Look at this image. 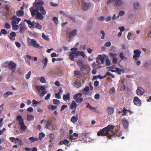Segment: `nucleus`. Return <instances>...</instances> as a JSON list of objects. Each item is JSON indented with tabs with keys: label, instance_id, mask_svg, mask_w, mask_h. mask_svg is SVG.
Instances as JSON below:
<instances>
[{
	"label": "nucleus",
	"instance_id": "f257e3e1",
	"mask_svg": "<svg viewBox=\"0 0 151 151\" xmlns=\"http://www.w3.org/2000/svg\"><path fill=\"white\" fill-rule=\"evenodd\" d=\"M44 4L43 1L33 3V6L36 7L35 9L34 6L31 7L30 11L32 17L35 16V18L39 20H42L43 19V15L46 14V12L44 7L42 6Z\"/></svg>",
	"mask_w": 151,
	"mask_h": 151
},
{
	"label": "nucleus",
	"instance_id": "f03ea898",
	"mask_svg": "<svg viewBox=\"0 0 151 151\" xmlns=\"http://www.w3.org/2000/svg\"><path fill=\"white\" fill-rule=\"evenodd\" d=\"M115 127L114 125L109 124L106 127L100 129L97 132V135L100 136H106L109 139H111L112 137L115 136L113 130Z\"/></svg>",
	"mask_w": 151,
	"mask_h": 151
},
{
	"label": "nucleus",
	"instance_id": "7ed1b4c3",
	"mask_svg": "<svg viewBox=\"0 0 151 151\" xmlns=\"http://www.w3.org/2000/svg\"><path fill=\"white\" fill-rule=\"evenodd\" d=\"M81 55L84 59L87 58L86 56L83 51H78L76 52H71L69 55V59L71 61H74V58L77 56Z\"/></svg>",
	"mask_w": 151,
	"mask_h": 151
},
{
	"label": "nucleus",
	"instance_id": "20e7f679",
	"mask_svg": "<svg viewBox=\"0 0 151 151\" xmlns=\"http://www.w3.org/2000/svg\"><path fill=\"white\" fill-rule=\"evenodd\" d=\"M17 121L19 123V124L20 126V129L23 131H25L27 129V126L24 125L23 122V119L22 116L20 115H18L17 116Z\"/></svg>",
	"mask_w": 151,
	"mask_h": 151
},
{
	"label": "nucleus",
	"instance_id": "39448f33",
	"mask_svg": "<svg viewBox=\"0 0 151 151\" xmlns=\"http://www.w3.org/2000/svg\"><path fill=\"white\" fill-rule=\"evenodd\" d=\"M35 88L37 91L39 93H40V90L43 91L40 93V96L42 97L43 96L47 93L45 86H40L39 85H37L35 86Z\"/></svg>",
	"mask_w": 151,
	"mask_h": 151
},
{
	"label": "nucleus",
	"instance_id": "423d86ee",
	"mask_svg": "<svg viewBox=\"0 0 151 151\" xmlns=\"http://www.w3.org/2000/svg\"><path fill=\"white\" fill-rule=\"evenodd\" d=\"M82 96V94L81 93H77L74 95L73 98L74 99H76V101L78 103H80L83 101V98H80Z\"/></svg>",
	"mask_w": 151,
	"mask_h": 151
},
{
	"label": "nucleus",
	"instance_id": "0eeeda50",
	"mask_svg": "<svg viewBox=\"0 0 151 151\" xmlns=\"http://www.w3.org/2000/svg\"><path fill=\"white\" fill-rule=\"evenodd\" d=\"M17 65L12 61H10L8 64V68L10 69L12 72L15 71Z\"/></svg>",
	"mask_w": 151,
	"mask_h": 151
},
{
	"label": "nucleus",
	"instance_id": "6e6552de",
	"mask_svg": "<svg viewBox=\"0 0 151 151\" xmlns=\"http://www.w3.org/2000/svg\"><path fill=\"white\" fill-rule=\"evenodd\" d=\"M133 52L134 55L133 56V58L135 60H137L140 56L141 51L138 49L134 50Z\"/></svg>",
	"mask_w": 151,
	"mask_h": 151
},
{
	"label": "nucleus",
	"instance_id": "1a4fd4ad",
	"mask_svg": "<svg viewBox=\"0 0 151 151\" xmlns=\"http://www.w3.org/2000/svg\"><path fill=\"white\" fill-rule=\"evenodd\" d=\"M19 32L22 34L24 33L25 32V31L27 29V27H26L24 22H21L19 24Z\"/></svg>",
	"mask_w": 151,
	"mask_h": 151
},
{
	"label": "nucleus",
	"instance_id": "9d476101",
	"mask_svg": "<svg viewBox=\"0 0 151 151\" xmlns=\"http://www.w3.org/2000/svg\"><path fill=\"white\" fill-rule=\"evenodd\" d=\"M91 7L90 3L83 2L82 4V7L83 10L86 11L89 9Z\"/></svg>",
	"mask_w": 151,
	"mask_h": 151
},
{
	"label": "nucleus",
	"instance_id": "9b49d317",
	"mask_svg": "<svg viewBox=\"0 0 151 151\" xmlns=\"http://www.w3.org/2000/svg\"><path fill=\"white\" fill-rule=\"evenodd\" d=\"M11 19L12 20L11 24H18L21 20V19L20 18L17 17L16 15L13 16Z\"/></svg>",
	"mask_w": 151,
	"mask_h": 151
},
{
	"label": "nucleus",
	"instance_id": "f8f14e48",
	"mask_svg": "<svg viewBox=\"0 0 151 151\" xmlns=\"http://www.w3.org/2000/svg\"><path fill=\"white\" fill-rule=\"evenodd\" d=\"M28 41L29 42L30 45H32L35 47L37 48L40 46L39 44L37 43V41L34 39H29Z\"/></svg>",
	"mask_w": 151,
	"mask_h": 151
},
{
	"label": "nucleus",
	"instance_id": "ddd939ff",
	"mask_svg": "<svg viewBox=\"0 0 151 151\" xmlns=\"http://www.w3.org/2000/svg\"><path fill=\"white\" fill-rule=\"evenodd\" d=\"M134 104L137 106H140L141 105V101L138 97H135L133 99Z\"/></svg>",
	"mask_w": 151,
	"mask_h": 151
},
{
	"label": "nucleus",
	"instance_id": "4468645a",
	"mask_svg": "<svg viewBox=\"0 0 151 151\" xmlns=\"http://www.w3.org/2000/svg\"><path fill=\"white\" fill-rule=\"evenodd\" d=\"M144 92V89L140 87H138L136 91V93L139 96L142 95Z\"/></svg>",
	"mask_w": 151,
	"mask_h": 151
},
{
	"label": "nucleus",
	"instance_id": "2eb2a0df",
	"mask_svg": "<svg viewBox=\"0 0 151 151\" xmlns=\"http://www.w3.org/2000/svg\"><path fill=\"white\" fill-rule=\"evenodd\" d=\"M123 4V1L121 0H114L112 3L113 5L116 6H122Z\"/></svg>",
	"mask_w": 151,
	"mask_h": 151
},
{
	"label": "nucleus",
	"instance_id": "dca6fc26",
	"mask_svg": "<svg viewBox=\"0 0 151 151\" xmlns=\"http://www.w3.org/2000/svg\"><path fill=\"white\" fill-rule=\"evenodd\" d=\"M24 21L25 22H26L27 23L28 26L29 28H32L34 27V24L35 23L34 21L32 22L30 20L27 19H25Z\"/></svg>",
	"mask_w": 151,
	"mask_h": 151
},
{
	"label": "nucleus",
	"instance_id": "f3484780",
	"mask_svg": "<svg viewBox=\"0 0 151 151\" xmlns=\"http://www.w3.org/2000/svg\"><path fill=\"white\" fill-rule=\"evenodd\" d=\"M16 35L17 34L15 32H12L10 33V35H8V37L11 40L14 41L15 40Z\"/></svg>",
	"mask_w": 151,
	"mask_h": 151
},
{
	"label": "nucleus",
	"instance_id": "a211bd4d",
	"mask_svg": "<svg viewBox=\"0 0 151 151\" xmlns=\"http://www.w3.org/2000/svg\"><path fill=\"white\" fill-rule=\"evenodd\" d=\"M78 30L77 29H73L71 32L68 33L69 35V38H70L71 37H74L77 34Z\"/></svg>",
	"mask_w": 151,
	"mask_h": 151
},
{
	"label": "nucleus",
	"instance_id": "6ab92c4d",
	"mask_svg": "<svg viewBox=\"0 0 151 151\" xmlns=\"http://www.w3.org/2000/svg\"><path fill=\"white\" fill-rule=\"evenodd\" d=\"M9 8L7 5H6L1 12V14H7L9 12Z\"/></svg>",
	"mask_w": 151,
	"mask_h": 151
},
{
	"label": "nucleus",
	"instance_id": "aec40b11",
	"mask_svg": "<svg viewBox=\"0 0 151 151\" xmlns=\"http://www.w3.org/2000/svg\"><path fill=\"white\" fill-rule=\"evenodd\" d=\"M88 68V66L87 65H83L81 67H80V70L81 71L84 73L85 70H87Z\"/></svg>",
	"mask_w": 151,
	"mask_h": 151
},
{
	"label": "nucleus",
	"instance_id": "412c9836",
	"mask_svg": "<svg viewBox=\"0 0 151 151\" xmlns=\"http://www.w3.org/2000/svg\"><path fill=\"white\" fill-rule=\"evenodd\" d=\"M107 111L109 115L112 114L114 112V109L111 107H108L107 109Z\"/></svg>",
	"mask_w": 151,
	"mask_h": 151
},
{
	"label": "nucleus",
	"instance_id": "4be33fe9",
	"mask_svg": "<svg viewBox=\"0 0 151 151\" xmlns=\"http://www.w3.org/2000/svg\"><path fill=\"white\" fill-rule=\"evenodd\" d=\"M78 134L77 133H74L73 135L70 136L69 139L70 140H75L78 138Z\"/></svg>",
	"mask_w": 151,
	"mask_h": 151
},
{
	"label": "nucleus",
	"instance_id": "5701e85b",
	"mask_svg": "<svg viewBox=\"0 0 151 151\" xmlns=\"http://www.w3.org/2000/svg\"><path fill=\"white\" fill-rule=\"evenodd\" d=\"M123 126L124 128L126 129L127 128L129 124L128 121L125 119H123L122 121Z\"/></svg>",
	"mask_w": 151,
	"mask_h": 151
},
{
	"label": "nucleus",
	"instance_id": "b1692460",
	"mask_svg": "<svg viewBox=\"0 0 151 151\" xmlns=\"http://www.w3.org/2000/svg\"><path fill=\"white\" fill-rule=\"evenodd\" d=\"M97 59H99L101 61V63L103 64L104 62L105 58L101 55H99L96 58Z\"/></svg>",
	"mask_w": 151,
	"mask_h": 151
},
{
	"label": "nucleus",
	"instance_id": "393cba45",
	"mask_svg": "<svg viewBox=\"0 0 151 151\" xmlns=\"http://www.w3.org/2000/svg\"><path fill=\"white\" fill-rule=\"evenodd\" d=\"M14 94V93L13 92H10L9 91H7L6 92H5L3 95V97L4 98H6L8 96L10 95H12Z\"/></svg>",
	"mask_w": 151,
	"mask_h": 151
},
{
	"label": "nucleus",
	"instance_id": "a878e982",
	"mask_svg": "<svg viewBox=\"0 0 151 151\" xmlns=\"http://www.w3.org/2000/svg\"><path fill=\"white\" fill-rule=\"evenodd\" d=\"M9 139L12 142H14L15 144H16L18 140H19V138H15L14 137H10Z\"/></svg>",
	"mask_w": 151,
	"mask_h": 151
},
{
	"label": "nucleus",
	"instance_id": "bb28decb",
	"mask_svg": "<svg viewBox=\"0 0 151 151\" xmlns=\"http://www.w3.org/2000/svg\"><path fill=\"white\" fill-rule=\"evenodd\" d=\"M63 100L66 101L67 100H69L70 99V94L69 93H68L66 95L64 94L63 95Z\"/></svg>",
	"mask_w": 151,
	"mask_h": 151
},
{
	"label": "nucleus",
	"instance_id": "cd10ccee",
	"mask_svg": "<svg viewBox=\"0 0 151 151\" xmlns=\"http://www.w3.org/2000/svg\"><path fill=\"white\" fill-rule=\"evenodd\" d=\"M78 119V116L77 115L76 116H73L71 119V121L73 123H76Z\"/></svg>",
	"mask_w": 151,
	"mask_h": 151
},
{
	"label": "nucleus",
	"instance_id": "c85d7f7f",
	"mask_svg": "<svg viewBox=\"0 0 151 151\" xmlns=\"http://www.w3.org/2000/svg\"><path fill=\"white\" fill-rule=\"evenodd\" d=\"M77 104L74 101L72 102L70 106V109H73L74 108H76L77 107Z\"/></svg>",
	"mask_w": 151,
	"mask_h": 151
},
{
	"label": "nucleus",
	"instance_id": "c756f323",
	"mask_svg": "<svg viewBox=\"0 0 151 151\" xmlns=\"http://www.w3.org/2000/svg\"><path fill=\"white\" fill-rule=\"evenodd\" d=\"M24 12L23 11L21 10H19L17 11L16 15L18 17H21L24 15Z\"/></svg>",
	"mask_w": 151,
	"mask_h": 151
},
{
	"label": "nucleus",
	"instance_id": "7c9ffc66",
	"mask_svg": "<svg viewBox=\"0 0 151 151\" xmlns=\"http://www.w3.org/2000/svg\"><path fill=\"white\" fill-rule=\"evenodd\" d=\"M47 75L51 77H54L56 76V73L54 71H51L47 73Z\"/></svg>",
	"mask_w": 151,
	"mask_h": 151
},
{
	"label": "nucleus",
	"instance_id": "2f4dec72",
	"mask_svg": "<svg viewBox=\"0 0 151 151\" xmlns=\"http://www.w3.org/2000/svg\"><path fill=\"white\" fill-rule=\"evenodd\" d=\"M74 74L75 76L78 78H80L81 77V74L80 71L76 70L74 71Z\"/></svg>",
	"mask_w": 151,
	"mask_h": 151
},
{
	"label": "nucleus",
	"instance_id": "473e14b6",
	"mask_svg": "<svg viewBox=\"0 0 151 151\" xmlns=\"http://www.w3.org/2000/svg\"><path fill=\"white\" fill-rule=\"evenodd\" d=\"M34 27L40 30L42 28V26L40 24L37 22H35L34 24Z\"/></svg>",
	"mask_w": 151,
	"mask_h": 151
},
{
	"label": "nucleus",
	"instance_id": "72a5a7b5",
	"mask_svg": "<svg viewBox=\"0 0 151 151\" xmlns=\"http://www.w3.org/2000/svg\"><path fill=\"white\" fill-rule=\"evenodd\" d=\"M12 25V28L13 30H17L19 29V27L17 24H11Z\"/></svg>",
	"mask_w": 151,
	"mask_h": 151
},
{
	"label": "nucleus",
	"instance_id": "f704fd0d",
	"mask_svg": "<svg viewBox=\"0 0 151 151\" xmlns=\"http://www.w3.org/2000/svg\"><path fill=\"white\" fill-rule=\"evenodd\" d=\"M41 62L43 63H44V65L43 66V68L44 69V68H45L46 67L47 64L48 62V59L47 58H45L44 59V61H43V60H41Z\"/></svg>",
	"mask_w": 151,
	"mask_h": 151
},
{
	"label": "nucleus",
	"instance_id": "c9c22d12",
	"mask_svg": "<svg viewBox=\"0 0 151 151\" xmlns=\"http://www.w3.org/2000/svg\"><path fill=\"white\" fill-rule=\"evenodd\" d=\"M29 139L31 142H34L35 141H37L38 140V139L37 137H30Z\"/></svg>",
	"mask_w": 151,
	"mask_h": 151
},
{
	"label": "nucleus",
	"instance_id": "e433bc0d",
	"mask_svg": "<svg viewBox=\"0 0 151 151\" xmlns=\"http://www.w3.org/2000/svg\"><path fill=\"white\" fill-rule=\"evenodd\" d=\"M52 121L50 120L47 121V124H46V127L47 129H49L50 128L49 127L52 124Z\"/></svg>",
	"mask_w": 151,
	"mask_h": 151
},
{
	"label": "nucleus",
	"instance_id": "4c0bfd02",
	"mask_svg": "<svg viewBox=\"0 0 151 151\" xmlns=\"http://www.w3.org/2000/svg\"><path fill=\"white\" fill-rule=\"evenodd\" d=\"M27 120L28 121H30L31 120H34V117L32 115L30 114L27 115Z\"/></svg>",
	"mask_w": 151,
	"mask_h": 151
},
{
	"label": "nucleus",
	"instance_id": "58836bf2",
	"mask_svg": "<svg viewBox=\"0 0 151 151\" xmlns=\"http://www.w3.org/2000/svg\"><path fill=\"white\" fill-rule=\"evenodd\" d=\"M45 134L43 133H40L39 134V139L40 140H41L43 138L45 137Z\"/></svg>",
	"mask_w": 151,
	"mask_h": 151
},
{
	"label": "nucleus",
	"instance_id": "ea45409f",
	"mask_svg": "<svg viewBox=\"0 0 151 151\" xmlns=\"http://www.w3.org/2000/svg\"><path fill=\"white\" fill-rule=\"evenodd\" d=\"M75 86L76 88H79L81 86V82L80 81H76L75 83Z\"/></svg>",
	"mask_w": 151,
	"mask_h": 151
},
{
	"label": "nucleus",
	"instance_id": "a19ab883",
	"mask_svg": "<svg viewBox=\"0 0 151 151\" xmlns=\"http://www.w3.org/2000/svg\"><path fill=\"white\" fill-rule=\"evenodd\" d=\"M86 107L87 108H89V109L92 111L96 110L95 108L90 106V104L89 103L87 104Z\"/></svg>",
	"mask_w": 151,
	"mask_h": 151
},
{
	"label": "nucleus",
	"instance_id": "79ce46f5",
	"mask_svg": "<svg viewBox=\"0 0 151 151\" xmlns=\"http://www.w3.org/2000/svg\"><path fill=\"white\" fill-rule=\"evenodd\" d=\"M77 65L80 67H81L83 65V63L81 60H78L77 62Z\"/></svg>",
	"mask_w": 151,
	"mask_h": 151
},
{
	"label": "nucleus",
	"instance_id": "37998d69",
	"mask_svg": "<svg viewBox=\"0 0 151 151\" xmlns=\"http://www.w3.org/2000/svg\"><path fill=\"white\" fill-rule=\"evenodd\" d=\"M66 16L67 17L70 19L73 22H76L75 18L74 17H72L71 15H66Z\"/></svg>",
	"mask_w": 151,
	"mask_h": 151
},
{
	"label": "nucleus",
	"instance_id": "c03bdc74",
	"mask_svg": "<svg viewBox=\"0 0 151 151\" xmlns=\"http://www.w3.org/2000/svg\"><path fill=\"white\" fill-rule=\"evenodd\" d=\"M11 26L10 24L6 23L4 24V27L6 29H9L11 28Z\"/></svg>",
	"mask_w": 151,
	"mask_h": 151
},
{
	"label": "nucleus",
	"instance_id": "a18cd8bd",
	"mask_svg": "<svg viewBox=\"0 0 151 151\" xmlns=\"http://www.w3.org/2000/svg\"><path fill=\"white\" fill-rule=\"evenodd\" d=\"M139 6V4L138 2H136L134 4V8L135 9H138Z\"/></svg>",
	"mask_w": 151,
	"mask_h": 151
},
{
	"label": "nucleus",
	"instance_id": "49530a36",
	"mask_svg": "<svg viewBox=\"0 0 151 151\" xmlns=\"http://www.w3.org/2000/svg\"><path fill=\"white\" fill-rule=\"evenodd\" d=\"M119 57L123 60H126L127 58L124 56V54L123 53H121L119 55Z\"/></svg>",
	"mask_w": 151,
	"mask_h": 151
},
{
	"label": "nucleus",
	"instance_id": "de8ad7c7",
	"mask_svg": "<svg viewBox=\"0 0 151 151\" xmlns=\"http://www.w3.org/2000/svg\"><path fill=\"white\" fill-rule=\"evenodd\" d=\"M53 102L54 104H59L60 103V101L56 99H54L53 100Z\"/></svg>",
	"mask_w": 151,
	"mask_h": 151
},
{
	"label": "nucleus",
	"instance_id": "09e8293b",
	"mask_svg": "<svg viewBox=\"0 0 151 151\" xmlns=\"http://www.w3.org/2000/svg\"><path fill=\"white\" fill-rule=\"evenodd\" d=\"M116 69V73H117L119 74H121L122 73V70L121 69L119 68H115Z\"/></svg>",
	"mask_w": 151,
	"mask_h": 151
},
{
	"label": "nucleus",
	"instance_id": "8fccbe9b",
	"mask_svg": "<svg viewBox=\"0 0 151 151\" xmlns=\"http://www.w3.org/2000/svg\"><path fill=\"white\" fill-rule=\"evenodd\" d=\"M63 60V58H53L52 59V61L53 63L55 62V61H62Z\"/></svg>",
	"mask_w": 151,
	"mask_h": 151
},
{
	"label": "nucleus",
	"instance_id": "3c124183",
	"mask_svg": "<svg viewBox=\"0 0 151 151\" xmlns=\"http://www.w3.org/2000/svg\"><path fill=\"white\" fill-rule=\"evenodd\" d=\"M106 63L107 66H109L111 64V62L109 60V59L107 58L106 59Z\"/></svg>",
	"mask_w": 151,
	"mask_h": 151
},
{
	"label": "nucleus",
	"instance_id": "603ef678",
	"mask_svg": "<svg viewBox=\"0 0 151 151\" xmlns=\"http://www.w3.org/2000/svg\"><path fill=\"white\" fill-rule=\"evenodd\" d=\"M52 20L55 24H57L58 23V19L57 17H54L52 18Z\"/></svg>",
	"mask_w": 151,
	"mask_h": 151
},
{
	"label": "nucleus",
	"instance_id": "864d4df0",
	"mask_svg": "<svg viewBox=\"0 0 151 151\" xmlns=\"http://www.w3.org/2000/svg\"><path fill=\"white\" fill-rule=\"evenodd\" d=\"M31 74V72L29 71L28 73L26 75V78L27 79H29L30 77V76Z\"/></svg>",
	"mask_w": 151,
	"mask_h": 151
},
{
	"label": "nucleus",
	"instance_id": "5fc2aeb1",
	"mask_svg": "<svg viewBox=\"0 0 151 151\" xmlns=\"http://www.w3.org/2000/svg\"><path fill=\"white\" fill-rule=\"evenodd\" d=\"M1 34H2L4 35H6L7 34V31L4 29H2L1 30Z\"/></svg>",
	"mask_w": 151,
	"mask_h": 151
},
{
	"label": "nucleus",
	"instance_id": "6e6d98bb",
	"mask_svg": "<svg viewBox=\"0 0 151 151\" xmlns=\"http://www.w3.org/2000/svg\"><path fill=\"white\" fill-rule=\"evenodd\" d=\"M125 14V12L124 11H120L119 13V15L117 16V18H119V16H122Z\"/></svg>",
	"mask_w": 151,
	"mask_h": 151
},
{
	"label": "nucleus",
	"instance_id": "4d7b16f0",
	"mask_svg": "<svg viewBox=\"0 0 151 151\" xmlns=\"http://www.w3.org/2000/svg\"><path fill=\"white\" fill-rule=\"evenodd\" d=\"M127 110L126 109L125 107H124L123 108V113L122 114V115L123 116L124 115H127Z\"/></svg>",
	"mask_w": 151,
	"mask_h": 151
},
{
	"label": "nucleus",
	"instance_id": "13d9d810",
	"mask_svg": "<svg viewBox=\"0 0 151 151\" xmlns=\"http://www.w3.org/2000/svg\"><path fill=\"white\" fill-rule=\"evenodd\" d=\"M7 14H2L1 13V17L3 19H5L7 16Z\"/></svg>",
	"mask_w": 151,
	"mask_h": 151
},
{
	"label": "nucleus",
	"instance_id": "bf43d9fd",
	"mask_svg": "<svg viewBox=\"0 0 151 151\" xmlns=\"http://www.w3.org/2000/svg\"><path fill=\"white\" fill-rule=\"evenodd\" d=\"M118 62V59L116 58H113L112 60V63L114 64H116Z\"/></svg>",
	"mask_w": 151,
	"mask_h": 151
},
{
	"label": "nucleus",
	"instance_id": "052dcab7",
	"mask_svg": "<svg viewBox=\"0 0 151 151\" xmlns=\"http://www.w3.org/2000/svg\"><path fill=\"white\" fill-rule=\"evenodd\" d=\"M40 81L42 83H45L46 81L43 77H42L40 78Z\"/></svg>",
	"mask_w": 151,
	"mask_h": 151
},
{
	"label": "nucleus",
	"instance_id": "680f3d73",
	"mask_svg": "<svg viewBox=\"0 0 151 151\" xmlns=\"http://www.w3.org/2000/svg\"><path fill=\"white\" fill-rule=\"evenodd\" d=\"M42 37L45 40H49L48 36H46L44 33H43L42 34Z\"/></svg>",
	"mask_w": 151,
	"mask_h": 151
},
{
	"label": "nucleus",
	"instance_id": "e2e57ef3",
	"mask_svg": "<svg viewBox=\"0 0 151 151\" xmlns=\"http://www.w3.org/2000/svg\"><path fill=\"white\" fill-rule=\"evenodd\" d=\"M109 56L111 57H113V58H116V54H113L112 52H111L109 54Z\"/></svg>",
	"mask_w": 151,
	"mask_h": 151
},
{
	"label": "nucleus",
	"instance_id": "0e129e2a",
	"mask_svg": "<svg viewBox=\"0 0 151 151\" xmlns=\"http://www.w3.org/2000/svg\"><path fill=\"white\" fill-rule=\"evenodd\" d=\"M32 103L33 105H37L40 103V102L37 101L35 100L34 99L32 100Z\"/></svg>",
	"mask_w": 151,
	"mask_h": 151
},
{
	"label": "nucleus",
	"instance_id": "69168bd1",
	"mask_svg": "<svg viewBox=\"0 0 151 151\" xmlns=\"http://www.w3.org/2000/svg\"><path fill=\"white\" fill-rule=\"evenodd\" d=\"M55 97L56 98L59 99H60L61 98V96L60 95V94L58 93H55Z\"/></svg>",
	"mask_w": 151,
	"mask_h": 151
},
{
	"label": "nucleus",
	"instance_id": "338daca9",
	"mask_svg": "<svg viewBox=\"0 0 151 151\" xmlns=\"http://www.w3.org/2000/svg\"><path fill=\"white\" fill-rule=\"evenodd\" d=\"M126 88V86L125 84H123L121 86V87L120 88V90L121 91H124Z\"/></svg>",
	"mask_w": 151,
	"mask_h": 151
},
{
	"label": "nucleus",
	"instance_id": "774afa93",
	"mask_svg": "<svg viewBox=\"0 0 151 151\" xmlns=\"http://www.w3.org/2000/svg\"><path fill=\"white\" fill-rule=\"evenodd\" d=\"M100 97V95L98 93H96L95 95L94 98L97 100H98L99 99Z\"/></svg>",
	"mask_w": 151,
	"mask_h": 151
}]
</instances>
